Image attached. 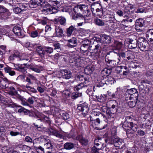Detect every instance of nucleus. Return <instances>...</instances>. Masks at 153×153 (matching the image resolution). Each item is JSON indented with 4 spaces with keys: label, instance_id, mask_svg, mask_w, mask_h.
Wrapping results in <instances>:
<instances>
[{
    "label": "nucleus",
    "instance_id": "20e7f679",
    "mask_svg": "<svg viewBox=\"0 0 153 153\" xmlns=\"http://www.w3.org/2000/svg\"><path fill=\"white\" fill-rule=\"evenodd\" d=\"M101 50V43H100L95 45V48L91 52V56L92 57H94L96 59L98 58L99 53Z\"/></svg>",
    "mask_w": 153,
    "mask_h": 153
},
{
    "label": "nucleus",
    "instance_id": "2eb2a0df",
    "mask_svg": "<svg viewBox=\"0 0 153 153\" xmlns=\"http://www.w3.org/2000/svg\"><path fill=\"white\" fill-rule=\"evenodd\" d=\"M127 42L128 45V46L129 48L132 49L137 47L138 42L136 39H128Z\"/></svg>",
    "mask_w": 153,
    "mask_h": 153
},
{
    "label": "nucleus",
    "instance_id": "ea45409f",
    "mask_svg": "<svg viewBox=\"0 0 153 153\" xmlns=\"http://www.w3.org/2000/svg\"><path fill=\"white\" fill-rule=\"evenodd\" d=\"M24 82L25 83L24 87L27 88H30V85L33 84V82L28 77H26Z\"/></svg>",
    "mask_w": 153,
    "mask_h": 153
},
{
    "label": "nucleus",
    "instance_id": "6e6d98bb",
    "mask_svg": "<svg viewBox=\"0 0 153 153\" xmlns=\"http://www.w3.org/2000/svg\"><path fill=\"white\" fill-rule=\"evenodd\" d=\"M84 72L85 74H89L92 73V71L89 66H87L84 69Z\"/></svg>",
    "mask_w": 153,
    "mask_h": 153
},
{
    "label": "nucleus",
    "instance_id": "cd10ccee",
    "mask_svg": "<svg viewBox=\"0 0 153 153\" xmlns=\"http://www.w3.org/2000/svg\"><path fill=\"white\" fill-rule=\"evenodd\" d=\"M77 138L80 142L82 145L87 146L88 144V140L83 138L81 136H79Z\"/></svg>",
    "mask_w": 153,
    "mask_h": 153
},
{
    "label": "nucleus",
    "instance_id": "de8ad7c7",
    "mask_svg": "<svg viewBox=\"0 0 153 153\" xmlns=\"http://www.w3.org/2000/svg\"><path fill=\"white\" fill-rule=\"evenodd\" d=\"M102 151L103 153H111L112 152L110 149L106 146V145L105 146L102 147Z\"/></svg>",
    "mask_w": 153,
    "mask_h": 153
},
{
    "label": "nucleus",
    "instance_id": "37998d69",
    "mask_svg": "<svg viewBox=\"0 0 153 153\" xmlns=\"http://www.w3.org/2000/svg\"><path fill=\"white\" fill-rule=\"evenodd\" d=\"M106 17L108 18L105 20L106 22H109L110 23H113L115 22L114 16L113 15L108 14L106 15Z\"/></svg>",
    "mask_w": 153,
    "mask_h": 153
},
{
    "label": "nucleus",
    "instance_id": "338daca9",
    "mask_svg": "<svg viewBox=\"0 0 153 153\" xmlns=\"http://www.w3.org/2000/svg\"><path fill=\"white\" fill-rule=\"evenodd\" d=\"M38 35V33L37 31H32L30 34V36L32 37H37Z\"/></svg>",
    "mask_w": 153,
    "mask_h": 153
},
{
    "label": "nucleus",
    "instance_id": "c9c22d12",
    "mask_svg": "<svg viewBox=\"0 0 153 153\" xmlns=\"http://www.w3.org/2000/svg\"><path fill=\"white\" fill-rule=\"evenodd\" d=\"M143 38L142 37L140 38L137 41V43H138V46L141 51H143Z\"/></svg>",
    "mask_w": 153,
    "mask_h": 153
},
{
    "label": "nucleus",
    "instance_id": "5701e85b",
    "mask_svg": "<svg viewBox=\"0 0 153 153\" xmlns=\"http://www.w3.org/2000/svg\"><path fill=\"white\" fill-rule=\"evenodd\" d=\"M102 114L99 111L98 109H95L92 110V112L91 113V115L90 116V118L94 119L93 117L95 116L102 117Z\"/></svg>",
    "mask_w": 153,
    "mask_h": 153
},
{
    "label": "nucleus",
    "instance_id": "774afa93",
    "mask_svg": "<svg viewBox=\"0 0 153 153\" xmlns=\"http://www.w3.org/2000/svg\"><path fill=\"white\" fill-rule=\"evenodd\" d=\"M12 68L9 67H7L4 68V70L6 73H7L9 74H10Z\"/></svg>",
    "mask_w": 153,
    "mask_h": 153
},
{
    "label": "nucleus",
    "instance_id": "79ce46f5",
    "mask_svg": "<svg viewBox=\"0 0 153 153\" xmlns=\"http://www.w3.org/2000/svg\"><path fill=\"white\" fill-rule=\"evenodd\" d=\"M42 67L41 66H37V67H33L32 66H30V68L36 73H39L42 70Z\"/></svg>",
    "mask_w": 153,
    "mask_h": 153
},
{
    "label": "nucleus",
    "instance_id": "4c0bfd02",
    "mask_svg": "<svg viewBox=\"0 0 153 153\" xmlns=\"http://www.w3.org/2000/svg\"><path fill=\"white\" fill-rule=\"evenodd\" d=\"M133 8V5L131 4H128L126 6L124 9V12L127 14L130 13V10Z\"/></svg>",
    "mask_w": 153,
    "mask_h": 153
},
{
    "label": "nucleus",
    "instance_id": "473e14b6",
    "mask_svg": "<svg viewBox=\"0 0 153 153\" xmlns=\"http://www.w3.org/2000/svg\"><path fill=\"white\" fill-rule=\"evenodd\" d=\"M75 92H74L72 94L71 98L72 99H75L78 97H80L82 95V92H79L78 91H75Z\"/></svg>",
    "mask_w": 153,
    "mask_h": 153
},
{
    "label": "nucleus",
    "instance_id": "a211bd4d",
    "mask_svg": "<svg viewBox=\"0 0 153 153\" xmlns=\"http://www.w3.org/2000/svg\"><path fill=\"white\" fill-rule=\"evenodd\" d=\"M146 35L149 41L153 43V29H149L146 32Z\"/></svg>",
    "mask_w": 153,
    "mask_h": 153
},
{
    "label": "nucleus",
    "instance_id": "0eeeda50",
    "mask_svg": "<svg viewBox=\"0 0 153 153\" xmlns=\"http://www.w3.org/2000/svg\"><path fill=\"white\" fill-rule=\"evenodd\" d=\"M77 109L81 111L84 117L86 116L89 111L88 104L85 102L80 104V106L78 107Z\"/></svg>",
    "mask_w": 153,
    "mask_h": 153
},
{
    "label": "nucleus",
    "instance_id": "423d86ee",
    "mask_svg": "<svg viewBox=\"0 0 153 153\" xmlns=\"http://www.w3.org/2000/svg\"><path fill=\"white\" fill-rule=\"evenodd\" d=\"M81 53L85 56H91V54L90 50H91L90 46L81 44L80 47Z\"/></svg>",
    "mask_w": 153,
    "mask_h": 153
},
{
    "label": "nucleus",
    "instance_id": "5fc2aeb1",
    "mask_svg": "<svg viewBox=\"0 0 153 153\" xmlns=\"http://www.w3.org/2000/svg\"><path fill=\"white\" fill-rule=\"evenodd\" d=\"M61 116L62 117V119L64 120H67L70 118L69 114L67 112H65L62 113Z\"/></svg>",
    "mask_w": 153,
    "mask_h": 153
},
{
    "label": "nucleus",
    "instance_id": "2f4dec72",
    "mask_svg": "<svg viewBox=\"0 0 153 153\" xmlns=\"http://www.w3.org/2000/svg\"><path fill=\"white\" fill-rule=\"evenodd\" d=\"M90 120L93 126H98L100 123V121L99 118H97L96 119L90 118Z\"/></svg>",
    "mask_w": 153,
    "mask_h": 153
},
{
    "label": "nucleus",
    "instance_id": "1a4fd4ad",
    "mask_svg": "<svg viewBox=\"0 0 153 153\" xmlns=\"http://www.w3.org/2000/svg\"><path fill=\"white\" fill-rule=\"evenodd\" d=\"M143 20L142 19H139L136 20L135 28L137 31H142L143 30Z\"/></svg>",
    "mask_w": 153,
    "mask_h": 153
},
{
    "label": "nucleus",
    "instance_id": "9d476101",
    "mask_svg": "<svg viewBox=\"0 0 153 153\" xmlns=\"http://www.w3.org/2000/svg\"><path fill=\"white\" fill-rule=\"evenodd\" d=\"M44 1V0H31L29 2V6L31 8H36L38 6L42 5Z\"/></svg>",
    "mask_w": 153,
    "mask_h": 153
},
{
    "label": "nucleus",
    "instance_id": "09e8293b",
    "mask_svg": "<svg viewBox=\"0 0 153 153\" xmlns=\"http://www.w3.org/2000/svg\"><path fill=\"white\" fill-rule=\"evenodd\" d=\"M112 69H111L110 68H105L103 70L102 72L104 74H105L106 76H108L110 74L111 72V70Z\"/></svg>",
    "mask_w": 153,
    "mask_h": 153
},
{
    "label": "nucleus",
    "instance_id": "8fccbe9b",
    "mask_svg": "<svg viewBox=\"0 0 153 153\" xmlns=\"http://www.w3.org/2000/svg\"><path fill=\"white\" fill-rule=\"evenodd\" d=\"M30 149L31 148L30 147L26 145H23L22 152L28 153L29 152Z\"/></svg>",
    "mask_w": 153,
    "mask_h": 153
},
{
    "label": "nucleus",
    "instance_id": "393cba45",
    "mask_svg": "<svg viewBox=\"0 0 153 153\" xmlns=\"http://www.w3.org/2000/svg\"><path fill=\"white\" fill-rule=\"evenodd\" d=\"M9 83L7 79L5 78L3 80L0 79V87L2 88H7L8 87Z\"/></svg>",
    "mask_w": 153,
    "mask_h": 153
},
{
    "label": "nucleus",
    "instance_id": "e2e57ef3",
    "mask_svg": "<svg viewBox=\"0 0 153 153\" xmlns=\"http://www.w3.org/2000/svg\"><path fill=\"white\" fill-rule=\"evenodd\" d=\"M96 12L97 13V15L100 16H102L103 14L102 9L101 7L100 8H97L96 10Z\"/></svg>",
    "mask_w": 153,
    "mask_h": 153
},
{
    "label": "nucleus",
    "instance_id": "a18cd8bd",
    "mask_svg": "<svg viewBox=\"0 0 153 153\" xmlns=\"http://www.w3.org/2000/svg\"><path fill=\"white\" fill-rule=\"evenodd\" d=\"M123 67L122 66H120L117 67V70H119V73L122 75H126L128 73V72L127 71H123L122 72V69H123Z\"/></svg>",
    "mask_w": 153,
    "mask_h": 153
},
{
    "label": "nucleus",
    "instance_id": "69168bd1",
    "mask_svg": "<svg viewBox=\"0 0 153 153\" xmlns=\"http://www.w3.org/2000/svg\"><path fill=\"white\" fill-rule=\"evenodd\" d=\"M101 110L103 112L106 113V114H107V112L108 111V109L106 106H103L101 107Z\"/></svg>",
    "mask_w": 153,
    "mask_h": 153
},
{
    "label": "nucleus",
    "instance_id": "c85d7f7f",
    "mask_svg": "<svg viewBox=\"0 0 153 153\" xmlns=\"http://www.w3.org/2000/svg\"><path fill=\"white\" fill-rule=\"evenodd\" d=\"M134 94L132 95V96H129V95H125V99L126 101H128L130 100V99H133L137 101L138 100V93H137V96H135Z\"/></svg>",
    "mask_w": 153,
    "mask_h": 153
},
{
    "label": "nucleus",
    "instance_id": "f03ea898",
    "mask_svg": "<svg viewBox=\"0 0 153 153\" xmlns=\"http://www.w3.org/2000/svg\"><path fill=\"white\" fill-rule=\"evenodd\" d=\"M132 121L134 120L130 116L127 117L122 127L126 131L127 135L130 137V134H133L137 131V125L134 124Z\"/></svg>",
    "mask_w": 153,
    "mask_h": 153
},
{
    "label": "nucleus",
    "instance_id": "4468645a",
    "mask_svg": "<svg viewBox=\"0 0 153 153\" xmlns=\"http://www.w3.org/2000/svg\"><path fill=\"white\" fill-rule=\"evenodd\" d=\"M111 36L105 34L101 35L100 36L101 41L104 43H110L111 42Z\"/></svg>",
    "mask_w": 153,
    "mask_h": 153
},
{
    "label": "nucleus",
    "instance_id": "58836bf2",
    "mask_svg": "<svg viewBox=\"0 0 153 153\" xmlns=\"http://www.w3.org/2000/svg\"><path fill=\"white\" fill-rule=\"evenodd\" d=\"M56 22L59 21L61 25H65L66 23V19L63 17L60 16L57 19H54Z\"/></svg>",
    "mask_w": 153,
    "mask_h": 153
},
{
    "label": "nucleus",
    "instance_id": "c756f323",
    "mask_svg": "<svg viewBox=\"0 0 153 153\" xmlns=\"http://www.w3.org/2000/svg\"><path fill=\"white\" fill-rule=\"evenodd\" d=\"M53 8L52 7L44 8L42 10L43 13L46 14H51L53 13Z\"/></svg>",
    "mask_w": 153,
    "mask_h": 153
},
{
    "label": "nucleus",
    "instance_id": "a878e982",
    "mask_svg": "<svg viewBox=\"0 0 153 153\" xmlns=\"http://www.w3.org/2000/svg\"><path fill=\"white\" fill-rule=\"evenodd\" d=\"M137 90L135 88H132L130 89H128L126 91L125 95L132 96L134 94L135 96H137Z\"/></svg>",
    "mask_w": 153,
    "mask_h": 153
},
{
    "label": "nucleus",
    "instance_id": "72a5a7b5",
    "mask_svg": "<svg viewBox=\"0 0 153 153\" xmlns=\"http://www.w3.org/2000/svg\"><path fill=\"white\" fill-rule=\"evenodd\" d=\"M64 146L65 149L70 150L73 149L74 147V144L72 143H66L64 144Z\"/></svg>",
    "mask_w": 153,
    "mask_h": 153
},
{
    "label": "nucleus",
    "instance_id": "bf43d9fd",
    "mask_svg": "<svg viewBox=\"0 0 153 153\" xmlns=\"http://www.w3.org/2000/svg\"><path fill=\"white\" fill-rule=\"evenodd\" d=\"M22 8L16 7L13 9V12L16 14L21 12L22 11L24 10V9H22Z\"/></svg>",
    "mask_w": 153,
    "mask_h": 153
},
{
    "label": "nucleus",
    "instance_id": "052dcab7",
    "mask_svg": "<svg viewBox=\"0 0 153 153\" xmlns=\"http://www.w3.org/2000/svg\"><path fill=\"white\" fill-rule=\"evenodd\" d=\"M24 141L25 142L30 143H32L33 142L32 139L29 136H27L25 138Z\"/></svg>",
    "mask_w": 153,
    "mask_h": 153
},
{
    "label": "nucleus",
    "instance_id": "4d7b16f0",
    "mask_svg": "<svg viewBox=\"0 0 153 153\" xmlns=\"http://www.w3.org/2000/svg\"><path fill=\"white\" fill-rule=\"evenodd\" d=\"M71 94V92L69 90H66L64 91L63 93V96L66 97H69Z\"/></svg>",
    "mask_w": 153,
    "mask_h": 153
},
{
    "label": "nucleus",
    "instance_id": "7ed1b4c3",
    "mask_svg": "<svg viewBox=\"0 0 153 153\" xmlns=\"http://www.w3.org/2000/svg\"><path fill=\"white\" fill-rule=\"evenodd\" d=\"M103 140L108 144L113 145L116 147H121V148L124 145V142L122 139L114 135L108 136Z\"/></svg>",
    "mask_w": 153,
    "mask_h": 153
},
{
    "label": "nucleus",
    "instance_id": "13d9d810",
    "mask_svg": "<svg viewBox=\"0 0 153 153\" xmlns=\"http://www.w3.org/2000/svg\"><path fill=\"white\" fill-rule=\"evenodd\" d=\"M45 52H46L49 53H51L53 51V48L49 47H45Z\"/></svg>",
    "mask_w": 153,
    "mask_h": 153
},
{
    "label": "nucleus",
    "instance_id": "7c9ffc66",
    "mask_svg": "<svg viewBox=\"0 0 153 153\" xmlns=\"http://www.w3.org/2000/svg\"><path fill=\"white\" fill-rule=\"evenodd\" d=\"M126 103H127L128 105L131 108L134 107L137 102V101L133 99H130V100L128 101H126Z\"/></svg>",
    "mask_w": 153,
    "mask_h": 153
},
{
    "label": "nucleus",
    "instance_id": "f8f14e48",
    "mask_svg": "<svg viewBox=\"0 0 153 153\" xmlns=\"http://www.w3.org/2000/svg\"><path fill=\"white\" fill-rule=\"evenodd\" d=\"M102 139L101 138H98L95 139L94 140V146L93 147H95L98 148V149H102L103 147L105 146V144H104L101 142Z\"/></svg>",
    "mask_w": 153,
    "mask_h": 153
},
{
    "label": "nucleus",
    "instance_id": "680f3d73",
    "mask_svg": "<svg viewBox=\"0 0 153 153\" xmlns=\"http://www.w3.org/2000/svg\"><path fill=\"white\" fill-rule=\"evenodd\" d=\"M48 21V19L46 17H45L39 22V23L42 25H45L47 24Z\"/></svg>",
    "mask_w": 153,
    "mask_h": 153
},
{
    "label": "nucleus",
    "instance_id": "39448f33",
    "mask_svg": "<svg viewBox=\"0 0 153 153\" xmlns=\"http://www.w3.org/2000/svg\"><path fill=\"white\" fill-rule=\"evenodd\" d=\"M105 61L107 62V65L110 67L111 69H113L118 64H120L121 62L118 60L115 57L113 59H108L107 60L105 59Z\"/></svg>",
    "mask_w": 153,
    "mask_h": 153
},
{
    "label": "nucleus",
    "instance_id": "aec40b11",
    "mask_svg": "<svg viewBox=\"0 0 153 153\" xmlns=\"http://www.w3.org/2000/svg\"><path fill=\"white\" fill-rule=\"evenodd\" d=\"M56 36L59 37H62L63 35V31L59 26H56L55 28Z\"/></svg>",
    "mask_w": 153,
    "mask_h": 153
},
{
    "label": "nucleus",
    "instance_id": "603ef678",
    "mask_svg": "<svg viewBox=\"0 0 153 153\" xmlns=\"http://www.w3.org/2000/svg\"><path fill=\"white\" fill-rule=\"evenodd\" d=\"M102 149H99L98 148L93 147L92 148V153H101L102 152Z\"/></svg>",
    "mask_w": 153,
    "mask_h": 153
},
{
    "label": "nucleus",
    "instance_id": "49530a36",
    "mask_svg": "<svg viewBox=\"0 0 153 153\" xmlns=\"http://www.w3.org/2000/svg\"><path fill=\"white\" fill-rule=\"evenodd\" d=\"M126 56V52H121L120 53H117V55L115 57L117 58L118 60L120 61L121 56L123 58H125Z\"/></svg>",
    "mask_w": 153,
    "mask_h": 153
},
{
    "label": "nucleus",
    "instance_id": "412c9836",
    "mask_svg": "<svg viewBox=\"0 0 153 153\" xmlns=\"http://www.w3.org/2000/svg\"><path fill=\"white\" fill-rule=\"evenodd\" d=\"M75 27V26L71 25L66 29V34L68 36H70L73 35L74 32L77 30Z\"/></svg>",
    "mask_w": 153,
    "mask_h": 153
},
{
    "label": "nucleus",
    "instance_id": "3c124183",
    "mask_svg": "<svg viewBox=\"0 0 153 153\" xmlns=\"http://www.w3.org/2000/svg\"><path fill=\"white\" fill-rule=\"evenodd\" d=\"M53 45L54 47V50H56L58 52H60L61 50V47L59 43L56 42L53 44Z\"/></svg>",
    "mask_w": 153,
    "mask_h": 153
},
{
    "label": "nucleus",
    "instance_id": "f257e3e1",
    "mask_svg": "<svg viewBox=\"0 0 153 153\" xmlns=\"http://www.w3.org/2000/svg\"><path fill=\"white\" fill-rule=\"evenodd\" d=\"M73 11L75 14L73 16L72 18L75 20L80 19L81 18L84 19V17L89 16L90 14V11L88 9L87 6L83 4L75 7L74 8Z\"/></svg>",
    "mask_w": 153,
    "mask_h": 153
},
{
    "label": "nucleus",
    "instance_id": "b1692460",
    "mask_svg": "<svg viewBox=\"0 0 153 153\" xmlns=\"http://www.w3.org/2000/svg\"><path fill=\"white\" fill-rule=\"evenodd\" d=\"M36 51L38 54L42 58L44 57L45 53V50H44L41 46H39L37 47Z\"/></svg>",
    "mask_w": 153,
    "mask_h": 153
},
{
    "label": "nucleus",
    "instance_id": "c03bdc74",
    "mask_svg": "<svg viewBox=\"0 0 153 153\" xmlns=\"http://www.w3.org/2000/svg\"><path fill=\"white\" fill-rule=\"evenodd\" d=\"M34 148L38 153H45L44 148L40 146H37L36 145L33 146Z\"/></svg>",
    "mask_w": 153,
    "mask_h": 153
},
{
    "label": "nucleus",
    "instance_id": "9b49d317",
    "mask_svg": "<svg viewBox=\"0 0 153 153\" xmlns=\"http://www.w3.org/2000/svg\"><path fill=\"white\" fill-rule=\"evenodd\" d=\"M13 31L16 36H18L20 38H22L24 36L23 31L20 27L18 26H15L13 29Z\"/></svg>",
    "mask_w": 153,
    "mask_h": 153
},
{
    "label": "nucleus",
    "instance_id": "f3484780",
    "mask_svg": "<svg viewBox=\"0 0 153 153\" xmlns=\"http://www.w3.org/2000/svg\"><path fill=\"white\" fill-rule=\"evenodd\" d=\"M61 73L62 78L66 79H69L71 77L72 75L71 72L66 70L62 71Z\"/></svg>",
    "mask_w": 153,
    "mask_h": 153
},
{
    "label": "nucleus",
    "instance_id": "6e6552de",
    "mask_svg": "<svg viewBox=\"0 0 153 153\" xmlns=\"http://www.w3.org/2000/svg\"><path fill=\"white\" fill-rule=\"evenodd\" d=\"M46 142H44V146L45 148V153H52L53 147V143H51V141L48 139H47Z\"/></svg>",
    "mask_w": 153,
    "mask_h": 153
},
{
    "label": "nucleus",
    "instance_id": "0e129e2a",
    "mask_svg": "<svg viewBox=\"0 0 153 153\" xmlns=\"http://www.w3.org/2000/svg\"><path fill=\"white\" fill-rule=\"evenodd\" d=\"M116 48L118 49H120L122 47L123 44L121 42H117L115 43Z\"/></svg>",
    "mask_w": 153,
    "mask_h": 153
},
{
    "label": "nucleus",
    "instance_id": "ddd939ff",
    "mask_svg": "<svg viewBox=\"0 0 153 153\" xmlns=\"http://www.w3.org/2000/svg\"><path fill=\"white\" fill-rule=\"evenodd\" d=\"M110 103L111 105V107L108 109V111H112L114 113H116L118 109V104L116 101L111 100Z\"/></svg>",
    "mask_w": 153,
    "mask_h": 153
},
{
    "label": "nucleus",
    "instance_id": "f704fd0d",
    "mask_svg": "<svg viewBox=\"0 0 153 153\" xmlns=\"http://www.w3.org/2000/svg\"><path fill=\"white\" fill-rule=\"evenodd\" d=\"M94 22L95 24L99 26H102L105 25L103 20L98 18L94 19Z\"/></svg>",
    "mask_w": 153,
    "mask_h": 153
},
{
    "label": "nucleus",
    "instance_id": "bb28decb",
    "mask_svg": "<svg viewBox=\"0 0 153 153\" xmlns=\"http://www.w3.org/2000/svg\"><path fill=\"white\" fill-rule=\"evenodd\" d=\"M50 133L52 135L59 138L63 139L64 138V136L56 130L51 129Z\"/></svg>",
    "mask_w": 153,
    "mask_h": 153
},
{
    "label": "nucleus",
    "instance_id": "a19ab883",
    "mask_svg": "<svg viewBox=\"0 0 153 153\" xmlns=\"http://www.w3.org/2000/svg\"><path fill=\"white\" fill-rule=\"evenodd\" d=\"M83 61L80 58H78L74 61V65L77 67L82 66Z\"/></svg>",
    "mask_w": 153,
    "mask_h": 153
},
{
    "label": "nucleus",
    "instance_id": "e433bc0d",
    "mask_svg": "<svg viewBox=\"0 0 153 153\" xmlns=\"http://www.w3.org/2000/svg\"><path fill=\"white\" fill-rule=\"evenodd\" d=\"M27 64H24L23 65H21L18 66L17 67V70L22 72L23 74H25L27 72L26 68L25 67L23 66V65H25Z\"/></svg>",
    "mask_w": 153,
    "mask_h": 153
},
{
    "label": "nucleus",
    "instance_id": "dca6fc26",
    "mask_svg": "<svg viewBox=\"0 0 153 153\" xmlns=\"http://www.w3.org/2000/svg\"><path fill=\"white\" fill-rule=\"evenodd\" d=\"M67 46L71 48H73L77 45V40L76 37H73L67 41Z\"/></svg>",
    "mask_w": 153,
    "mask_h": 153
},
{
    "label": "nucleus",
    "instance_id": "864d4df0",
    "mask_svg": "<svg viewBox=\"0 0 153 153\" xmlns=\"http://www.w3.org/2000/svg\"><path fill=\"white\" fill-rule=\"evenodd\" d=\"M116 113L108 111V112H107L106 114L108 118H113L115 117Z\"/></svg>",
    "mask_w": 153,
    "mask_h": 153
},
{
    "label": "nucleus",
    "instance_id": "6ab92c4d",
    "mask_svg": "<svg viewBox=\"0 0 153 153\" xmlns=\"http://www.w3.org/2000/svg\"><path fill=\"white\" fill-rule=\"evenodd\" d=\"M47 141V138H44L43 136H41L34 140L33 142V146L36 145L37 143H40L41 142L44 143Z\"/></svg>",
    "mask_w": 153,
    "mask_h": 153
},
{
    "label": "nucleus",
    "instance_id": "4be33fe9",
    "mask_svg": "<svg viewBox=\"0 0 153 153\" xmlns=\"http://www.w3.org/2000/svg\"><path fill=\"white\" fill-rule=\"evenodd\" d=\"M87 86L86 85H84V83L81 82L80 84L78 85H77L75 86L74 87V91H80L79 92H82L81 90H83L84 88H87Z\"/></svg>",
    "mask_w": 153,
    "mask_h": 153
}]
</instances>
